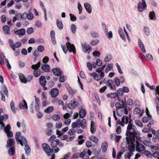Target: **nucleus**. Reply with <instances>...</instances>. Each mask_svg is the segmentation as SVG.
I'll return each instance as SVG.
<instances>
[{"mask_svg":"<svg viewBox=\"0 0 159 159\" xmlns=\"http://www.w3.org/2000/svg\"><path fill=\"white\" fill-rule=\"evenodd\" d=\"M131 116L125 117L123 116L121 121L117 120V123L124 126V124L128 123L126 133V139L128 145V149L129 152H134L136 144V151L139 152V137L137 136L138 131L135 126L131 123Z\"/></svg>","mask_w":159,"mask_h":159,"instance_id":"nucleus-1","label":"nucleus"},{"mask_svg":"<svg viewBox=\"0 0 159 159\" xmlns=\"http://www.w3.org/2000/svg\"><path fill=\"white\" fill-rule=\"evenodd\" d=\"M61 46L64 53H66L68 50L70 52H72L74 54L75 53V48L74 45L69 42L66 43V47L63 45H61Z\"/></svg>","mask_w":159,"mask_h":159,"instance_id":"nucleus-2","label":"nucleus"},{"mask_svg":"<svg viewBox=\"0 0 159 159\" xmlns=\"http://www.w3.org/2000/svg\"><path fill=\"white\" fill-rule=\"evenodd\" d=\"M41 63L39 61L37 64L35 65H33L31 66V68L34 70L33 71V74L34 76L36 77H39L41 74L40 70L39 68L40 67Z\"/></svg>","mask_w":159,"mask_h":159,"instance_id":"nucleus-3","label":"nucleus"},{"mask_svg":"<svg viewBox=\"0 0 159 159\" xmlns=\"http://www.w3.org/2000/svg\"><path fill=\"white\" fill-rule=\"evenodd\" d=\"M42 147L44 151L48 156H51V154L53 151L51 149L49 146L46 143H43L42 144Z\"/></svg>","mask_w":159,"mask_h":159,"instance_id":"nucleus-4","label":"nucleus"},{"mask_svg":"<svg viewBox=\"0 0 159 159\" xmlns=\"http://www.w3.org/2000/svg\"><path fill=\"white\" fill-rule=\"evenodd\" d=\"M91 76L93 77V79L96 81H98L100 80L104 76V73L103 72H101L100 75L98 74L95 72H93L90 74Z\"/></svg>","mask_w":159,"mask_h":159,"instance_id":"nucleus-5","label":"nucleus"},{"mask_svg":"<svg viewBox=\"0 0 159 159\" xmlns=\"http://www.w3.org/2000/svg\"><path fill=\"white\" fill-rule=\"evenodd\" d=\"M3 129H4V132L6 133L8 138L11 137L13 136L12 132L10 131L11 127L9 124L7 125L6 127L4 126V128H3Z\"/></svg>","mask_w":159,"mask_h":159,"instance_id":"nucleus-6","label":"nucleus"},{"mask_svg":"<svg viewBox=\"0 0 159 159\" xmlns=\"http://www.w3.org/2000/svg\"><path fill=\"white\" fill-rule=\"evenodd\" d=\"M8 118V115L7 114H5L4 116H2L0 114V125H1L0 128L2 129L4 128L5 125L3 122V121H5Z\"/></svg>","mask_w":159,"mask_h":159,"instance_id":"nucleus-7","label":"nucleus"},{"mask_svg":"<svg viewBox=\"0 0 159 159\" xmlns=\"http://www.w3.org/2000/svg\"><path fill=\"white\" fill-rule=\"evenodd\" d=\"M106 85L110 87L111 90H116L115 86L113 84V81L111 80H108L105 82Z\"/></svg>","mask_w":159,"mask_h":159,"instance_id":"nucleus-8","label":"nucleus"},{"mask_svg":"<svg viewBox=\"0 0 159 159\" xmlns=\"http://www.w3.org/2000/svg\"><path fill=\"white\" fill-rule=\"evenodd\" d=\"M15 34L18 35L20 37L25 35L26 33V30L24 28H21L14 31Z\"/></svg>","mask_w":159,"mask_h":159,"instance_id":"nucleus-9","label":"nucleus"},{"mask_svg":"<svg viewBox=\"0 0 159 159\" xmlns=\"http://www.w3.org/2000/svg\"><path fill=\"white\" fill-rule=\"evenodd\" d=\"M81 46L83 48V51L85 53H89L91 50V47L89 44L85 43L81 44Z\"/></svg>","mask_w":159,"mask_h":159,"instance_id":"nucleus-10","label":"nucleus"},{"mask_svg":"<svg viewBox=\"0 0 159 159\" xmlns=\"http://www.w3.org/2000/svg\"><path fill=\"white\" fill-rule=\"evenodd\" d=\"M52 71L55 75L57 76H61L62 73V71L59 68H55L52 69Z\"/></svg>","mask_w":159,"mask_h":159,"instance_id":"nucleus-11","label":"nucleus"},{"mask_svg":"<svg viewBox=\"0 0 159 159\" xmlns=\"http://www.w3.org/2000/svg\"><path fill=\"white\" fill-rule=\"evenodd\" d=\"M78 103L76 101H74L73 102L69 103L68 104L67 107L70 110H73L75 108L77 107L78 105Z\"/></svg>","mask_w":159,"mask_h":159,"instance_id":"nucleus-12","label":"nucleus"},{"mask_svg":"<svg viewBox=\"0 0 159 159\" xmlns=\"http://www.w3.org/2000/svg\"><path fill=\"white\" fill-rule=\"evenodd\" d=\"M147 6L145 0H142L141 2H140V12L147 10Z\"/></svg>","mask_w":159,"mask_h":159,"instance_id":"nucleus-13","label":"nucleus"},{"mask_svg":"<svg viewBox=\"0 0 159 159\" xmlns=\"http://www.w3.org/2000/svg\"><path fill=\"white\" fill-rule=\"evenodd\" d=\"M19 108L20 109H27L28 107L27 103L24 99H23L22 102L19 103Z\"/></svg>","mask_w":159,"mask_h":159,"instance_id":"nucleus-14","label":"nucleus"},{"mask_svg":"<svg viewBox=\"0 0 159 159\" xmlns=\"http://www.w3.org/2000/svg\"><path fill=\"white\" fill-rule=\"evenodd\" d=\"M14 143L15 141L13 139L9 138L7 140V144L6 147L7 148H8L9 147H14Z\"/></svg>","mask_w":159,"mask_h":159,"instance_id":"nucleus-15","label":"nucleus"},{"mask_svg":"<svg viewBox=\"0 0 159 159\" xmlns=\"http://www.w3.org/2000/svg\"><path fill=\"white\" fill-rule=\"evenodd\" d=\"M57 144L55 143V142L52 141L51 142V146L52 147V151H54L55 153L58 152L60 149L57 147Z\"/></svg>","mask_w":159,"mask_h":159,"instance_id":"nucleus-16","label":"nucleus"},{"mask_svg":"<svg viewBox=\"0 0 159 159\" xmlns=\"http://www.w3.org/2000/svg\"><path fill=\"white\" fill-rule=\"evenodd\" d=\"M59 91L57 89L54 88L51 89L50 94L52 98H55L59 93Z\"/></svg>","mask_w":159,"mask_h":159,"instance_id":"nucleus-17","label":"nucleus"},{"mask_svg":"<svg viewBox=\"0 0 159 159\" xmlns=\"http://www.w3.org/2000/svg\"><path fill=\"white\" fill-rule=\"evenodd\" d=\"M84 6L87 11L89 13L92 12V8L91 5L88 2H85L84 4Z\"/></svg>","mask_w":159,"mask_h":159,"instance_id":"nucleus-18","label":"nucleus"},{"mask_svg":"<svg viewBox=\"0 0 159 159\" xmlns=\"http://www.w3.org/2000/svg\"><path fill=\"white\" fill-rule=\"evenodd\" d=\"M77 120L79 123V124L82 128L84 129L86 127V121L85 119H83L81 120L78 119Z\"/></svg>","mask_w":159,"mask_h":159,"instance_id":"nucleus-19","label":"nucleus"},{"mask_svg":"<svg viewBox=\"0 0 159 159\" xmlns=\"http://www.w3.org/2000/svg\"><path fill=\"white\" fill-rule=\"evenodd\" d=\"M39 83L42 86H45L46 84V81L45 77L43 76H41L39 79Z\"/></svg>","mask_w":159,"mask_h":159,"instance_id":"nucleus-20","label":"nucleus"},{"mask_svg":"<svg viewBox=\"0 0 159 159\" xmlns=\"http://www.w3.org/2000/svg\"><path fill=\"white\" fill-rule=\"evenodd\" d=\"M21 139H20V140L19 141V143H20V144L22 146H23L24 144L25 145H27L28 144L27 140L23 136H21Z\"/></svg>","mask_w":159,"mask_h":159,"instance_id":"nucleus-21","label":"nucleus"},{"mask_svg":"<svg viewBox=\"0 0 159 159\" xmlns=\"http://www.w3.org/2000/svg\"><path fill=\"white\" fill-rule=\"evenodd\" d=\"M41 69L46 72H48L50 70V67L49 65L46 64H44L42 65Z\"/></svg>","mask_w":159,"mask_h":159,"instance_id":"nucleus-22","label":"nucleus"},{"mask_svg":"<svg viewBox=\"0 0 159 159\" xmlns=\"http://www.w3.org/2000/svg\"><path fill=\"white\" fill-rule=\"evenodd\" d=\"M20 16H21V13H19L15 14V16L13 18L12 22H15L17 20H22Z\"/></svg>","mask_w":159,"mask_h":159,"instance_id":"nucleus-23","label":"nucleus"},{"mask_svg":"<svg viewBox=\"0 0 159 159\" xmlns=\"http://www.w3.org/2000/svg\"><path fill=\"white\" fill-rule=\"evenodd\" d=\"M24 149L25 151V154L27 156H29L30 155L31 150L30 147L28 144L25 145Z\"/></svg>","mask_w":159,"mask_h":159,"instance_id":"nucleus-24","label":"nucleus"},{"mask_svg":"<svg viewBox=\"0 0 159 159\" xmlns=\"http://www.w3.org/2000/svg\"><path fill=\"white\" fill-rule=\"evenodd\" d=\"M86 114V111L84 109L81 108L80 111L79 113V117L80 118H83L84 117Z\"/></svg>","mask_w":159,"mask_h":159,"instance_id":"nucleus-25","label":"nucleus"},{"mask_svg":"<svg viewBox=\"0 0 159 159\" xmlns=\"http://www.w3.org/2000/svg\"><path fill=\"white\" fill-rule=\"evenodd\" d=\"M108 144L106 141L103 142L102 145V148L103 152H106L107 149Z\"/></svg>","mask_w":159,"mask_h":159,"instance_id":"nucleus-26","label":"nucleus"},{"mask_svg":"<svg viewBox=\"0 0 159 159\" xmlns=\"http://www.w3.org/2000/svg\"><path fill=\"white\" fill-rule=\"evenodd\" d=\"M2 30L5 34L9 35L10 34V27L8 25H5L3 27Z\"/></svg>","mask_w":159,"mask_h":159,"instance_id":"nucleus-27","label":"nucleus"},{"mask_svg":"<svg viewBox=\"0 0 159 159\" xmlns=\"http://www.w3.org/2000/svg\"><path fill=\"white\" fill-rule=\"evenodd\" d=\"M19 77L21 81L24 83H26L27 82L26 79L24 75L22 74H19Z\"/></svg>","mask_w":159,"mask_h":159,"instance_id":"nucleus-28","label":"nucleus"},{"mask_svg":"<svg viewBox=\"0 0 159 159\" xmlns=\"http://www.w3.org/2000/svg\"><path fill=\"white\" fill-rule=\"evenodd\" d=\"M57 26L58 29L60 30H62L63 27V25L62 21L59 19H57L56 21Z\"/></svg>","mask_w":159,"mask_h":159,"instance_id":"nucleus-29","label":"nucleus"},{"mask_svg":"<svg viewBox=\"0 0 159 159\" xmlns=\"http://www.w3.org/2000/svg\"><path fill=\"white\" fill-rule=\"evenodd\" d=\"M96 128L95 126V123L93 121H91L90 126V131L92 134L95 132Z\"/></svg>","mask_w":159,"mask_h":159,"instance_id":"nucleus-30","label":"nucleus"},{"mask_svg":"<svg viewBox=\"0 0 159 159\" xmlns=\"http://www.w3.org/2000/svg\"><path fill=\"white\" fill-rule=\"evenodd\" d=\"M150 118H149V122L148 123L147 125V126L148 129H150L151 130L152 129L151 128L152 125H153L154 123V121L152 119V116H150Z\"/></svg>","mask_w":159,"mask_h":159,"instance_id":"nucleus-31","label":"nucleus"},{"mask_svg":"<svg viewBox=\"0 0 159 159\" xmlns=\"http://www.w3.org/2000/svg\"><path fill=\"white\" fill-rule=\"evenodd\" d=\"M118 33L120 35V37L121 39L124 40H125V35L124 34L123 30L121 28L119 27L118 28Z\"/></svg>","mask_w":159,"mask_h":159,"instance_id":"nucleus-32","label":"nucleus"},{"mask_svg":"<svg viewBox=\"0 0 159 159\" xmlns=\"http://www.w3.org/2000/svg\"><path fill=\"white\" fill-rule=\"evenodd\" d=\"M149 16L150 19L152 20H156V16L154 11H150L149 12Z\"/></svg>","mask_w":159,"mask_h":159,"instance_id":"nucleus-33","label":"nucleus"},{"mask_svg":"<svg viewBox=\"0 0 159 159\" xmlns=\"http://www.w3.org/2000/svg\"><path fill=\"white\" fill-rule=\"evenodd\" d=\"M89 139L92 142L95 143H98V140L96 137L92 135L89 137Z\"/></svg>","mask_w":159,"mask_h":159,"instance_id":"nucleus-34","label":"nucleus"},{"mask_svg":"<svg viewBox=\"0 0 159 159\" xmlns=\"http://www.w3.org/2000/svg\"><path fill=\"white\" fill-rule=\"evenodd\" d=\"M15 152V148L14 147H11L8 150V153L10 156L13 155Z\"/></svg>","mask_w":159,"mask_h":159,"instance_id":"nucleus-35","label":"nucleus"},{"mask_svg":"<svg viewBox=\"0 0 159 159\" xmlns=\"http://www.w3.org/2000/svg\"><path fill=\"white\" fill-rule=\"evenodd\" d=\"M66 88L68 90V93L70 94L73 95L74 94V91L69 85H66Z\"/></svg>","mask_w":159,"mask_h":159,"instance_id":"nucleus-36","label":"nucleus"},{"mask_svg":"<svg viewBox=\"0 0 159 159\" xmlns=\"http://www.w3.org/2000/svg\"><path fill=\"white\" fill-rule=\"evenodd\" d=\"M140 48L142 51L144 53L146 52V50L144 45L141 40L140 39Z\"/></svg>","mask_w":159,"mask_h":159,"instance_id":"nucleus-37","label":"nucleus"},{"mask_svg":"<svg viewBox=\"0 0 159 159\" xmlns=\"http://www.w3.org/2000/svg\"><path fill=\"white\" fill-rule=\"evenodd\" d=\"M54 108L52 106H50L48 107L44 111L47 113H49L51 112L53 110Z\"/></svg>","mask_w":159,"mask_h":159,"instance_id":"nucleus-38","label":"nucleus"},{"mask_svg":"<svg viewBox=\"0 0 159 159\" xmlns=\"http://www.w3.org/2000/svg\"><path fill=\"white\" fill-rule=\"evenodd\" d=\"M143 31L145 34L148 36L150 34V31L148 28L147 26H144L143 28Z\"/></svg>","mask_w":159,"mask_h":159,"instance_id":"nucleus-39","label":"nucleus"},{"mask_svg":"<svg viewBox=\"0 0 159 159\" xmlns=\"http://www.w3.org/2000/svg\"><path fill=\"white\" fill-rule=\"evenodd\" d=\"M113 66V64L112 63H110L107 66L105 69V72L107 73L112 68Z\"/></svg>","mask_w":159,"mask_h":159,"instance_id":"nucleus-40","label":"nucleus"},{"mask_svg":"<svg viewBox=\"0 0 159 159\" xmlns=\"http://www.w3.org/2000/svg\"><path fill=\"white\" fill-rule=\"evenodd\" d=\"M20 136V132H16L15 134V139H16L18 143H19V141L20 140V139H19Z\"/></svg>","mask_w":159,"mask_h":159,"instance_id":"nucleus-41","label":"nucleus"},{"mask_svg":"<svg viewBox=\"0 0 159 159\" xmlns=\"http://www.w3.org/2000/svg\"><path fill=\"white\" fill-rule=\"evenodd\" d=\"M10 107L13 113H16V110L14 105V102L13 101H11L10 102Z\"/></svg>","mask_w":159,"mask_h":159,"instance_id":"nucleus-42","label":"nucleus"},{"mask_svg":"<svg viewBox=\"0 0 159 159\" xmlns=\"http://www.w3.org/2000/svg\"><path fill=\"white\" fill-rule=\"evenodd\" d=\"M21 45V43L20 42H18L16 43L15 44H14V49H12L14 51H15V49L16 48H18L20 47Z\"/></svg>","mask_w":159,"mask_h":159,"instance_id":"nucleus-43","label":"nucleus"},{"mask_svg":"<svg viewBox=\"0 0 159 159\" xmlns=\"http://www.w3.org/2000/svg\"><path fill=\"white\" fill-rule=\"evenodd\" d=\"M114 83L115 85L117 86L118 87L120 85V83H121L119 78L118 77H116L115 78L114 80Z\"/></svg>","mask_w":159,"mask_h":159,"instance_id":"nucleus-44","label":"nucleus"},{"mask_svg":"<svg viewBox=\"0 0 159 159\" xmlns=\"http://www.w3.org/2000/svg\"><path fill=\"white\" fill-rule=\"evenodd\" d=\"M117 94L116 93H111L108 94L107 96L108 97L110 98H114L117 96Z\"/></svg>","mask_w":159,"mask_h":159,"instance_id":"nucleus-45","label":"nucleus"},{"mask_svg":"<svg viewBox=\"0 0 159 159\" xmlns=\"http://www.w3.org/2000/svg\"><path fill=\"white\" fill-rule=\"evenodd\" d=\"M90 34L92 37L94 38L98 37L99 36V34L98 32L95 31L91 32Z\"/></svg>","mask_w":159,"mask_h":159,"instance_id":"nucleus-46","label":"nucleus"},{"mask_svg":"<svg viewBox=\"0 0 159 159\" xmlns=\"http://www.w3.org/2000/svg\"><path fill=\"white\" fill-rule=\"evenodd\" d=\"M71 30L72 33L75 34L76 31V26L74 24H72L71 26Z\"/></svg>","mask_w":159,"mask_h":159,"instance_id":"nucleus-47","label":"nucleus"},{"mask_svg":"<svg viewBox=\"0 0 159 159\" xmlns=\"http://www.w3.org/2000/svg\"><path fill=\"white\" fill-rule=\"evenodd\" d=\"M78 9L79 11V13L80 14L82 13V7L80 2H78Z\"/></svg>","mask_w":159,"mask_h":159,"instance_id":"nucleus-48","label":"nucleus"},{"mask_svg":"<svg viewBox=\"0 0 159 159\" xmlns=\"http://www.w3.org/2000/svg\"><path fill=\"white\" fill-rule=\"evenodd\" d=\"M52 132V130L50 127H48L46 130V133L47 135L48 136L50 135Z\"/></svg>","mask_w":159,"mask_h":159,"instance_id":"nucleus-49","label":"nucleus"},{"mask_svg":"<svg viewBox=\"0 0 159 159\" xmlns=\"http://www.w3.org/2000/svg\"><path fill=\"white\" fill-rule=\"evenodd\" d=\"M105 34L109 39H110L113 37V34L111 31H110L109 32L107 31V32L105 33Z\"/></svg>","mask_w":159,"mask_h":159,"instance_id":"nucleus-50","label":"nucleus"},{"mask_svg":"<svg viewBox=\"0 0 159 159\" xmlns=\"http://www.w3.org/2000/svg\"><path fill=\"white\" fill-rule=\"evenodd\" d=\"M44 47L42 45H39L37 47V50L39 52H43L44 50Z\"/></svg>","mask_w":159,"mask_h":159,"instance_id":"nucleus-51","label":"nucleus"},{"mask_svg":"<svg viewBox=\"0 0 159 159\" xmlns=\"http://www.w3.org/2000/svg\"><path fill=\"white\" fill-rule=\"evenodd\" d=\"M27 19L30 20H32L33 18V14L32 13L29 12L28 13H27Z\"/></svg>","mask_w":159,"mask_h":159,"instance_id":"nucleus-52","label":"nucleus"},{"mask_svg":"<svg viewBox=\"0 0 159 159\" xmlns=\"http://www.w3.org/2000/svg\"><path fill=\"white\" fill-rule=\"evenodd\" d=\"M99 42V41L98 39H95L92 40L90 42V44L92 45L95 46L98 44Z\"/></svg>","mask_w":159,"mask_h":159,"instance_id":"nucleus-53","label":"nucleus"},{"mask_svg":"<svg viewBox=\"0 0 159 159\" xmlns=\"http://www.w3.org/2000/svg\"><path fill=\"white\" fill-rule=\"evenodd\" d=\"M72 111H71L70 113H66L63 116V117L65 119H68L71 116L72 114Z\"/></svg>","mask_w":159,"mask_h":159,"instance_id":"nucleus-54","label":"nucleus"},{"mask_svg":"<svg viewBox=\"0 0 159 159\" xmlns=\"http://www.w3.org/2000/svg\"><path fill=\"white\" fill-rule=\"evenodd\" d=\"M142 153L144 154L146 156H148L149 157H151V153L148 151L145 150L142 152Z\"/></svg>","mask_w":159,"mask_h":159,"instance_id":"nucleus-55","label":"nucleus"},{"mask_svg":"<svg viewBox=\"0 0 159 159\" xmlns=\"http://www.w3.org/2000/svg\"><path fill=\"white\" fill-rule=\"evenodd\" d=\"M52 118L53 120L55 121H58L60 120V117L57 115H54L52 116Z\"/></svg>","mask_w":159,"mask_h":159,"instance_id":"nucleus-56","label":"nucleus"},{"mask_svg":"<svg viewBox=\"0 0 159 159\" xmlns=\"http://www.w3.org/2000/svg\"><path fill=\"white\" fill-rule=\"evenodd\" d=\"M112 58V57L111 55H109L108 56H107L104 59V61L106 62H109L110 61Z\"/></svg>","mask_w":159,"mask_h":159,"instance_id":"nucleus-57","label":"nucleus"},{"mask_svg":"<svg viewBox=\"0 0 159 159\" xmlns=\"http://www.w3.org/2000/svg\"><path fill=\"white\" fill-rule=\"evenodd\" d=\"M85 150H84L83 152H81L80 153V154L79 155V156L80 157L83 158V159L84 158V157H86L85 159H88L89 157L86 156V155L84 154V152H85Z\"/></svg>","mask_w":159,"mask_h":159,"instance_id":"nucleus-58","label":"nucleus"},{"mask_svg":"<svg viewBox=\"0 0 159 159\" xmlns=\"http://www.w3.org/2000/svg\"><path fill=\"white\" fill-rule=\"evenodd\" d=\"M34 30L32 27H30L27 29L26 31L27 33L29 34H30L34 32Z\"/></svg>","mask_w":159,"mask_h":159,"instance_id":"nucleus-59","label":"nucleus"},{"mask_svg":"<svg viewBox=\"0 0 159 159\" xmlns=\"http://www.w3.org/2000/svg\"><path fill=\"white\" fill-rule=\"evenodd\" d=\"M116 67L117 68V70H118V72L121 74H122L123 73V71L121 70V69L120 67V65L118 63H116Z\"/></svg>","mask_w":159,"mask_h":159,"instance_id":"nucleus-60","label":"nucleus"},{"mask_svg":"<svg viewBox=\"0 0 159 159\" xmlns=\"http://www.w3.org/2000/svg\"><path fill=\"white\" fill-rule=\"evenodd\" d=\"M102 26L105 34L106 32H107L108 31V30L106 24L104 23H103L102 24Z\"/></svg>","mask_w":159,"mask_h":159,"instance_id":"nucleus-61","label":"nucleus"},{"mask_svg":"<svg viewBox=\"0 0 159 159\" xmlns=\"http://www.w3.org/2000/svg\"><path fill=\"white\" fill-rule=\"evenodd\" d=\"M69 16L70 17V20L72 21H75L76 20V17L74 15L72 14H70Z\"/></svg>","mask_w":159,"mask_h":159,"instance_id":"nucleus-62","label":"nucleus"},{"mask_svg":"<svg viewBox=\"0 0 159 159\" xmlns=\"http://www.w3.org/2000/svg\"><path fill=\"white\" fill-rule=\"evenodd\" d=\"M2 93H3L5 94L6 96L8 97V93L7 88L6 87H4L3 88L2 90Z\"/></svg>","mask_w":159,"mask_h":159,"instance_id":"nucleus-63","label":"nucleus"},{"mask_svg":"<svg viewBox=\"0 0 159 159\" xmlns=\"http://www.w3.org/2000/svg\"><path fill=\"white\" fill-rule=\"evenodd\" d=\"M93 55L94 57H99L100 55V52L97 51H95L93 52Z\"/></svg>","mask_w":159,"mask_h":159,"instance_id":"nucleus-64","label":"nucleus"}]
</instances>
